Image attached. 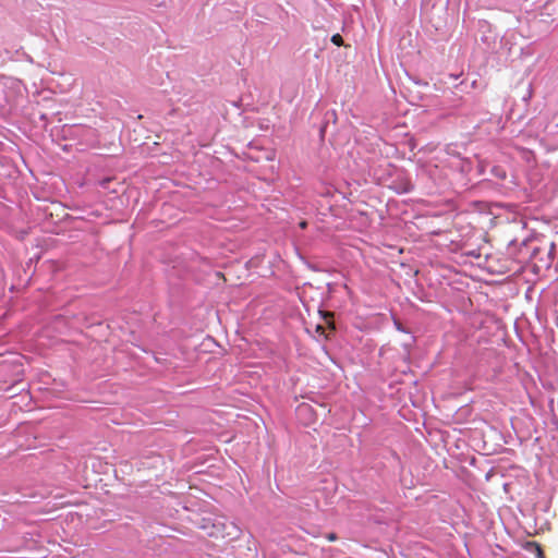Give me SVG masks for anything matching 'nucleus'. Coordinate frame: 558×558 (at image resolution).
I'll use <instances>...</instances> for the list:
<instances>
[{"instance_id":"f8f14e48","label":"nucleus","mask_w":558,"mask_h":558,"mask_svg":"<svg viewBox=\"0 0 558 558\" xmlns=\"http://www.w3.org/2000/svg\"><path fill=\"white\" fill-rule=\"evenodd\" d=\"M8 365L9 364V361H2V365Z\"/></svg>"},{"instance_id":"0eeeda50","label":"nucleus","mask_w":558,"mask_h":558,"mask_svg":"<svg viewBox=\"0 0 558 558\" xmlns=\"http://www.w3.org/2000/svg\"><path fill=\"white\" fill-rule=\"evenodd\" d=\"M332 317H333V315L331 313H326V315H325L326 323L328 324V326H330L331 328H335Z\"/></svg>"},{"instance_id":"9b49d317","label":"nucleus","mask_w":558,"mask_h":558,"mask_svg":"<svg viewBox=\"0 0 558 558\" xmlns=\"http://www.w3.org/2000/svg\"><path fill=\"white\" fill-rule=\"evenodd\" d=\"M317 330H322L323 331V327L320 325H317Z\"/></svg>"},{"instance_id":"6e6552de","label":"nucleus","mask_w":558,"mask_h":558,"mask_svg":"<svg viewBox=\"0 0 558 558\" xmlns=\"http://www.w3.org/2000/svg\"><path fill=\"white\" fill-rule=\"evenodd\" d=\"M326 537L329 542H335L337 539V535L335 533H329Z\"/></svg>"},{"instance_id":"1a4fd4ad","label":"nucleus","mask_w":558,"mask_h":558,"mask_svg":"<svg viewBox=\"0 0 558 558\" xmlns=\"http://www.w3.org/2000/svg\"><path fill=\"white\" fill-rule=\"evenodd\" d=\"M306 227H307V222L306 221L303 220V221L300 222V228L301 229H305Z\"/></svg>"},{"instance_id":"39448f33","label":"nucleus","mask_w":558,"mask_h":558,"mask_svg":"<svg viewBox=\"0 0 558 558\" xmlns=\"http://www.w3.org/2000/svg\"><path fill=\"white\" fill-rule=\"evenodd\" d=\"M311 411H312V408H311V405H308V404L303 403V404H300V405L298 407V412H299L300 414H307V413H310Z\"/></svg>"},{"instance_id":"f03ea898","label":"nucleus","mask_w":558,"mask_h":558,"mask_svg":"<svg viewBox=\"0 0 558 558\" xmlns=\"http://www.w3.org/2000/svg\"><path fill=\"white\" fill-rule=\"evenodd\" d=\"M527 548L535 554L536 558H546L541 545L536 542L527 543Z\"/></svg>"},{"instance_id":"20e7f679","label":"nucleus","mask_w":558,"mask_h":558,"mask_svg":"<svg viewBox=\"0 0 558 558\" xmlns=\"http://www.w3.org/2000/svg\"><path fill=\"white\" fill-rule=\"evenodd\" d=\"M16 390H17V388H15V389H13V390H11V391H8V393H9V395H8V398H10V399H11V398H13V397H15V396L21 397L23 400L27 398V395H26V393L21 395V392H22V391H24V387H22L19 391H16ZM1 391H5V392H7V390H5L4 388H1Z\"/></svg>"},{"instance_id":"423d86ee","label":"nucleus","mask_w":558,"mask_h":558,"mask_svg":"<svg viewBox=\"0 0 558 558\" xmlns=\"http://www.w3.org/2000/svg\"><path fill=\"white\" fill-rule=\"evenodd\" d=\"M331 43L338 47L342 46L343 45V39L341 37V35L339 34H335L332 35L331 37Z\"/></svg>"},{"instance_id":"f257e3e1","label":"nucleus","mask_w":558,"mask_h":558,"mask_svg":"<svg viewBox=\"0 0 558 558\" xmlns=\"http://www.w3.org/2000/svg\"><path fill=\"white\" fill-rule=\"evenodd\" d=\"M197 527L206 533L207 536L222 539L227 543L238 539L242 531L233 521L223 515L207 514L202 517Z\"/></svg>"},{"instance_id":"ddd939ff","label":"nucleus","mask_w":558,"mask_h":558,"mask_svg":"<svg viewBox=\"0 0 558 558\" xmlns=\"http://www.w3.org/2000/svg\"><path fill=\"white\" fill-rule=\"evenodd\" d=\"M247 551H252L251 548H247ZM251 556L254 557V553H251Z\"/></svg>"},{"instance_id":"9d476101","label":"nucleus","mask_w":558,"mask_h":558,"mask_svg":"<svg viewBox=\"0 0 558 558\" xmlns=\"http://www.w3.org/2000/svg\"><path fill=\"white\" fill-rule=\"evenodd\" d=\"M217 277H218V278H223V279H225V276H223V274H222V272H217Z\"/></svg>"},{"instance_id":"7ed1b4c3","label":"nucleus","mask_w":558,"mask_h":558,"mask_svg":"<svg viewBox=\"0 0 558 558\" xmlns=\"http://www.w3.org/2000/svg\"><path fill=\"white\" fill-rule=\"evenodd\" d=\"M22 376H23V368H22V365H19L16 367V372H15V379L13 380L14 384L11 386V387H8L5 388L7 391H11L15 388H17V386L20 385L21 380H22Z\"/></svg>"}]
</instances>
